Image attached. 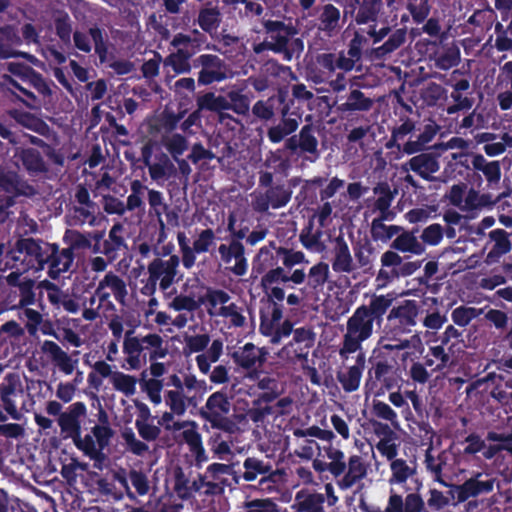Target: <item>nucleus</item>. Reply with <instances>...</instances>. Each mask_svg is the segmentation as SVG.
<instances>
[{"mask_svg":"<svg viewBox=\"0 0 512 512\" xmlns=\"http://www.w3.org/2000/svg\"><path fill=\"white\" fill-rule=\"evenodd\" d=\"M417 315L416 303L408 300L390 311L388 322L393 329L404 333L410 331V328L416 324Z\"/></svg>","mask_w":512,"mask_h":512,"instance_id":"39448f33","label":"nucleus"},{"mask_svg":"<svg viewBox=\"0 0 512 512\" xmlns=\"http://www.w3.org/2000/svg\"><path fill=\"white\" fill-rule=\"evenodd\" d=\"M91 40L94 42L95 51L102 57L104 48L102 45V35L98 29H91L87 34L80 32L74 34L76 47L84 52L91 50Z\"/></svg>","mask_w":512,"mask_h":512,"instance_id":"dca6fc26","label":"nucleus"},{"mask_svg":"<svg viewBox=\"0 0 512 512\" xmlns=\"http://www.w3.org/2000/svg\"><path fill=\"white\" fill-rule=\"evenodd\" d=\"M181 424L184 426L182 427V434L184 440L189 444L191 449L197 454L198 460H205L204 457V449L201 446V439L200 435L196 431V425L194 422L191 421H181Z\"/></svg>","mask_w":512,"mask_h":512,"instance_id":"b1692460","label":"nucleus"},{"mask_svg":"<svg viewBox=\"0 0 512 512\" xmlns=\"http://www.w3.org/2000/svg\"><path fill=\"white\" fill-rule=\"evenodd\" d=\"M111 383L114 388L126 395H132L136 390V379L122 372H114L111 375Z\"/></svg>","mask_w":512,"mask_h":512,"instance_id":"2f4dec72","label":"nucleus"},{"mask_svg":"<svg viewBox=\"0 0 512 512\" xmlns=\"http://www.w3.org/2000/svg\"><path fill=\"white\" fill-rule=\"evenodd\" d=\"M200 303L193 297L180 295L175 297L170 303V307L175 311L187 310L193 311L199 307Z\"/></svg>","mask_w":512,"mask_h":512,"instance_id":"6e6d98bb","label":"nucleus"},{"mask_svg":"<svg viewBox=\"0 0 512 512\" xmlns=\"http://www.w3.org/2000/svg\"><path fill=\"white\" fill-rule=\"evenodd\" d=\"M360 39L358 35L352 40V46L349 50V55L351 57H345L343 55L339 56L336 62V67L345 71H349L354 67V59L359 58V49Z\"/></svg>","mask_w":512,"mask_h":512,"instance_id":"58836bf2","label":"nucleus"},{"mask_svg":"<svg viewBox=\"0 0 512 512\" xmlns=\"http://www.w3.org/2000/svg\"><path fill=\"white\" fill-rule=\"evenodd\" d=\"M323 498L320 495L297 494L295 507L298 512H322Z\"/></svg>","mask_w":512,"mask_h":512,"instance_id":"a878e982","label":"nucleus"},{"mask_svg":"<svg viewBox=\"0 0 512 512\" xmlns=\"http://www.w3.org/2000/svg\"><path fill=\"white\" fill-rule=\"evenodd\" d=\"M165 146L176 161H178V157L187 149L186 140L180 135H173L167 138Z\"/></svg>","mask_w":512,"mask_h":512,"instance_id":"8fccbe9b","label":"nucleus"},{"mask_svg":"<svg viewBox=\"0 0 512 512\" xmlns=\"http://www.w3.org/2000/svg\"><path fill=\"white\" fill-rule=\"evenodd\" d=\"M0 187L11 193H25L24 185L20 183L16 173L2 167L0 168Z\"/></svg>","mask_w":512,"mask_h":512,"instance_id":"7c9ffc66","label":"nucleus"},{"mask_svg":"<svg viewBox=\"0 0 512 512\" xmlns=\"http://www.w3.org/2000/svg\"><path fill=\"white\" fill-rule=\"evenodd\" d=\"M179 265L177 256H171L167 260L155 259L148 266L149 289L155 290L156 283L159 281L160 287L166 290L174 281L176 269Z\"/></svg>","mask_w":512,"mask_h":512,"instance_id":"f03ea898","label":"nucleus"},{"mask_svg":"<svg viewBox=\"0 0 512 512\" xmlns=\"http://www.w3.org/2000/svg\"><path fill=\"white\" fill-rule=\"evenodd\" d=\"M297 438L315 437L324 441H332L334 433L330 430L321 429L318 426H311L307 429H297L294 431Z\"/></svg>","mask_w":512,"mask_h":512,"instance_id":"37998d69","label":"nucleus"},{"mask_svg":"<svg viewBox=\"0 0 512 512\" xmlns=\"http://www.w3.org/2000/svg\"><path fill=\"white\" fill-rule=\"evenodd\" d=\"M223 351V343L220 340H214L207 351L196 357L199 370L203 374H207L210 370L211 363L218 361Z\"/></svg>","mask_w":512,"mask_h":512,"instance_id":"412c9836","label":"nucleus"},{"mask_svg":"<svg viewBox=\"0 0 512 512\" xmlns=\"http://www.w3.org/2000/svg\"><path fill=\"white\" fill-rule=\"evenodd\" d=\"M192 53L193 52L179 49L166 59L165 64L170 66L176 74L186 73L190 70L188 59Z\"/></svg>","mask_w":512,"mask_h":512,"instance_id":"c756f323","label":"nucleus"},{"mask_svg":"<svg viewBox=\"0 0 512 512\" xmlns=\"http://www.w3.org/2000/svg\"><path fill=\"white\" fill-rule=\"evenodd\" d=\"M422 240L428 245H437L443 238L442 227L439 224H432L424 229Z\"/></svg>","mask_w":512,"mask_h":512,"instance_id":"4d7b16f0","label":"nucleus"},{"mask_svg":"<svg viewBox=\"0 0 512 512\" xmlns=\"http://www.w3.org/2000/svg\"><path fill=\"white\" fill-rule=\"evenodd\" d=\"M96 293L101 300L107 299L110 295L121 299L126 294V287L118 276L109 273L99 283Z\"/></svg>","mask_w":512,"mask_h":512,"instance_id":"2eb2a0df","label":"nucleus"},{"mask_svg":"<svg viewBox=\"0 0 512 512\" xmlns=\"http://www.w3.org/2000/svg\"><path fill=\"white\" fill-rule=\"evenodd\" d=\"M280 281L287 282L288 281V276L284 272L283 268L277 267V268L272 269L269 272H267L263 276L261 283H262L263 288L266 291H268V289L272 285H274L275 283H278Z\"/></svg>","mask_w":512,"mask_h":512,"instance_id":"603ef678","label":"nucleus"},{"mask_svg":"<svg viewBox=\"0 0 512 512\" xmlns=\"http://www.w3.org/2000/svg\"><path fill=\"white\" fill-rule=\"evenodd\" d=\"M340 12L333 5H326L321 14V25L324 30L332 31L338 26Z\"/></svg>","mask_w":512,"mask_h":512,"instance_id":"a19ab883","label":"nucleus"},{"mask_svg":"<svg viewBox=\"0 0 512 512\" xmlns=\"http://www.w3.org/2000/svg\"><path fill=\"white\" fill-rule=\"evenodd\" d=\"M391 477L389 483L404 484L415 475V468L409 466L403 459H394L390 464Z\"/></svg>","mask_w":512,"mask_h":512,"instance_id":"4be33fe9","label":"nucleus"},{"mask_svg":"<svg viewBox=\"0 0 512 512\" xmlns=\"http://www.w3.org/2000/svg\"><path fill=\"white\" fill-rule=\"evenodd\" d=\"M313 344V334L310 330H306L303 328L296 329L293 334V339L289 345H287L283 349V353L286 355L290 354V349L294 347V345H300V349L295 350L296 357L306 356L308 354L309 348Z\"/></svg>","mask_w":512,"mask_h":512,"instance_id":"a211bd4d","label":"nucleus"},{"mask_svg":"<svg viewBox=\"0 0 512 512\" xmlns=\"http://www.w3.org/2000/svg\"><path fill=\"white\" fill-rule=\"evenodd\" d=\"M21 159L25 168L29 171H41L44 168L43 161L39 153L34 149H25L22 151Z\"/></svg>","mask_w":512,"mask_h":512,"instance_id":"79ce46f5","label":"nucleus"},{"mask_svg":"<svg viewBox=\"0 0 512 512\" xmlns=\"http://www.w3.org/2000/svg\"><path fill=\"white\" fill-rule=\"evenodd\" d=\"M265 27L269 32L278 31L276 41L274 43L267 42V48L275 52L284 53L286 60H290L294 53H300L303 50V43L300 39L289 41L286 33L280 32V28L282 27L280 22L268 21L266 22Z\"/></svg>","mask_w":512,"mask_h":512,"instance_id":"0eeeda50","label":"nucleus"},{"mask_svg":"<svg viewBox=\"0 0 512 512\" xmlns=\"http://www.w3.org/2000/svg\"><path fill=\"white\" fill-rule=\"evenodd\" d=\"M424 508L422 498L414 493L406 496L404 502V512H421Z\"/></svg>","mask_w":512,"mask_h":512,"instance_id":"774afa93","label":"nucleus"},{"mask_svg":"<svg viewBox=\"0 0 512 512\" xmlns=\"http://www.w3.org/2000/svg\"><path fill=\"white\" fill-rule=\"evenodd\" d=\"M199 105L202 109L212 111H221L229 107V103L224 97L216 96L211 93L203 96L199 101Z\"/></svg>","mask_w":512,"mask_h":512,"instance_id":"ea45409f","label":"nucleus"},{"mask_svg":"<svg viewBox=\"0 0 512 512\" xmlns=\"http://www.w3.org/2000/svg\"><path fill=\"white\" fill-rule=\"evenodd\" d=\"M165 402L172 413L176 415H183L186 411L185 398L183 393L179 390L168 391L166 394Z\"/></svg>","mask_w":512,"mask_h":512,"instance_id":"c9c22d12","label":"nucleus"},{"mask_svg":"<svg viewBox=\"0 0 512 512\" xmlns=\"http://www.w3.org/2000/svg\"><path fill=\"white\" fill-rule=\"evenodd\" d=\"M235 363L247 372V376L255 378L266 360V353L251 343L245 344L233 353Z\"/></svg>","mask_w":512,"mask_h":512,"instance_id":"7ed1b4c3","label":"nucleus"},{"mask_svg":"<svg viewBox=\"0 0 512 512\" xmlns=\"http://www.w3.org/2000/svg\"><path fill=\"white\" fill-rule=\"evenodd\" d=\"M245 468V472L243 474V478L246 481H253L255 480L259 475L265 474L267 472V469L262 461L256 458H247L244 461L243 464Z\"/></svg>","mask_w":512,"mask_h":512,"instance_id":"e433bc0d","label":"nucleus"},{"mask_svg":"<svg viewBox=\"0 0 512 512\" xmlns=\"http://www.w3.org/2000/svg\"><path fill=\"white\" fill-rule=\"evenodd\" d=\"M479 315V311L474 307H458L452 312V320L459 326H466L469 322Z\"/></svg>","mask_w":512,"mask_h":512,"instance_id":"a18cd8bd","label":"nucleus"},{"mask_svg":"<svg viewBox=\"0 0 512 512\" xmlns=\"http://www.w3.org/2000/svg\"><path fill=\"white\" fill-rule=\"evenodd\" d=\"M198 22L203 30L211 33L219 26L220 13L216 8H204L199 13Z\"/></svg>","mask_w":512,"mask_h":512,"instance_id":"473e14b6","label":"nucleus"},{"mask_svg":"<svg viewBox=\"0 0 512 512\" xmlns=\"http://www.w3.org/2000/svg\"><path fill=\"white\" fill-rule=\"evenodd\" d=\"M351 268L352 257L348 246L342 240L337 239L333 269L336 271L348 272Z\"/></svg>","mask_w":512,"mask_h":512,"instance_id":"393cba45","label":"nucleus"},{"mask_svg":"<svg viewBox=\"0 0 512 512\" xmlns=\"http://www.w3.org/2000/svg\"><path fill=\"white\" fill-rule=\"evenodd\" d=\"M405 40V34L402 31L394 33L381 47L376 49L379 55L390 53L397 49Z\"/></svg>","mask_w":512,"mask_h":512,"instance_id":"bf43d9fd","label":"nucleus"},{"mask_svg":"<svg viewBox=\"0 0 512 512\" xmlns=\"http://www.w3.org/2000/svg\"><path fill=\"white\" fill-rule=\"evenodd\" d=\"M377 450L388 460H394L397 456V445L391 439H381L377 443Z\"/></svg>","mask_w":512,"mask_h":512,"instance_id":"69168bd1","label":"nucleus"},{"mask_svg":"<svg viewBox=\"0 0 512 512\" xmlns=\"http://www.w3.org/2000/svg\"><path fill=\"white\" fill-rule=\"evenodd\" d=\"M393 248L401 252H409L420 255L424 252L425 247L418 241L414 233H403L399 235L392 244Z\"/></svg>","mask_w":512,"mask_h":512,"instance_id":"5701e85b","label":"nucleus"},{"mask_svg":"<svg viewBox=\"0 0 512 512\" xmlns=\"http://www.w3.org/2000/svg\"><path fill=\"white\" fill-rule=\"evenodd\" d=\"M143 351H147L151 359L163 358L167 354V348L163 346L161 337L156 334L143 337Z\"/></svg>","mask_w":512,"mask_h":512,"instance_id":"c85d7f7f","label":"nucleus"},{"mask_svg":"<svg viewBox=\"0 0 512 512\" xmlns=\"http://www.w3.org/2000/svg\"><path fill=\"white\" fill-rule=\"evenodd\" d=\"M9 69L11 72L15 73V74H24L29 82L34 86V88L42 95H46L50 92V89L48 87V85L44 82V80L34 74V73H30L29 71H20V67L15 64V63H10L9 64Z\"/></svg>","mask_w":512,"mask_h":512,"instance_id":"4c0bfd02","label":"nucleus"},{"mask_svg":"<svg viewBox=\"0 0 512 512\" xmlns=\"http://www.w3.org/2000/svg\"><path fill=\"white\" fill-rule=\"evenodd\" d=\"M136 428L142 438L151 441L159 436L160 430L158 427L149 424L147 421L136 420Z\"/></svg>","mask_w":512,"mask_h":512,"instance_id":"e2e57ef3","label":"nucleus"},{"mask_svg":"<svg viewBox=\"0 0 512 512\" xmlns=\"http://www.w3.org/2000/svg\"><path fill=\"white\" fill-rule=\"evenodd\" d=\"M368 471V464L359 456L352 455L348 460L347 471L344 476L338 481V486L341 489H349L358 481L366 477Z\"/></svg>","mask_w":512,"mask_h":512,"instance_id":"f8f14e48","label":"nucleus"},{"mask_svg":"<svg viewBox=\"0 0 512 512\" xmlns=\"http://www.w3.org/2000/svg\"><path fill=\"white\" fill-rule=\"evenodd\" d=\"M373 411L375 415L384 420L395 423L397 421V414L395 411L386 403L377 401L373 404Z\"/></svg>","mask_w":512,"mask_h":512,"instance_id":"680f3d73","label":"nucleus"},{"mask_svg":"<svg viewBox=\"0 0 512 512\" xmlns=\"http://www.w3.org/2000/svg\"><path fill=\"white\" fill-rule=\"evenodd\" d=\"M113 435L109 424H99L92 429V436L86 435L76 440V446L86 455L95 457L108 444Z\"/></svg>","mask_w":512,"mask_h":512,"instance_id":"20e7f679","label":"nucleus"},{"mask_svg":"<svg viewBox=\"0 0 512 512\" xmlns=\"http://www.w3.org/2000/svg\"><path fill=\"white\" fill-rule=\"evenodd\" d=\"M371 102L363 96L360 91L354 90L349 95L344 104L347 110H366L370 107Z\"/></svg>","mask_w":512,"mask_h":512,"instance_id":"3c124183","label":"nucleus"},{"mask_svg":"<svg viewBox=\"0 0 512 512\" xmlns=\"http://www.w3.org/2000/svg\"><path fill=\"white\" fill-rule=\"evenodd\" d=\"M221 260L227 265L235 275L242 276L247 271V262L244 257L243 245L237 241L230 245L222 244L219 246Z\"/></svg>","mask_w":512,"mask_h":512,"instance_id":"1a4fd4ad","label":"nucleus"},{"mask_svg":"<svg viewBox=\"0 0 512 512\" xmlns=\"http://www.w3.org/2000/svg\"><path fill=\"white\" fill-rule=\"evenodd\" d=\"M363 368L364 356L360 354L357 358V364L349 367L346 372L339 375V380L346 391H355L359 387Z\"/></svg>","mask_w":512,"mask_h":512,"instance_id":"f3484780","label":"nucleus"},{"mask_svg":"<svg viewBox=\"0 0 512 512\" xmlns=\"http://www.w3.org/2000/svg\"><path fill=\"white\" fill-rule=\"evenodd\" d=\"M248 512H276V505L268 499L247 503Z\"/></svg>","mask_w":512,"mask_h":512,"instance_id":"338daca9","label":"nucleus"},{"mask_svg":"<svg viewBox=\"0 0 512 512\" xmlns=\"http://www.w3.org/2000/svg\"><path fill=\"white\" fill-rule=\"evenodd\" d=\"M122 437L125 440L129 450L134 454L141 455L148 449L146 444L136 438L134 432L131 429L124 430L122 432Z\"/></svg>","mask_w":512,"mask_h":512,"instance_id":"5fc2aeb1","label":"nucleus"},{"mask_svg":"<svg viewBox=\"0 0 512 512\" xmlns=\"http://www.w3.org/2000/svg\"><path fill=\"white\" fill-rule=\"evenodd\" d=\"M42 349L52 358L53 362L63 373L69 375L75 370L78 360L70 357L56 343L45 341Z\"/></svg>","mask_w":512,"mask_h":512,"instance_id":"ddd939ff","label":"nucleus"},{"mask_svg":"<svg viewBox=\"0 0 512 512\" xmlns=\"http://www.w3.org/2000/svg\"><path fill=\"white\" fill-rule=\"evenodd\" d=\"M174 171V165L166 155H162L159 162L149 165V172L153 179L169 177Z\"/></svg>","mask_w":512,"mask_h":512,"instance_id":"f704fd0d","label":"nucleus"},{"mask_svg":"<svg viewBox=\"0 0 512 512\" xmlns=\"http://www.w3.org/2000/svg\"><path fill=\"white\" fill-rule=\"evenodd\" d=\"M215 235L211 229L203 230L195 239L193 243V250L196 253H204L209 251L210 247L214 245Z\"/></svg>","mask_w":512,"mask_h":512,"instance_id":"de8ad7c7","label":"nucleus"},{"mask_svg":"<svg viewBox=\"0 0 512 512\" xmlns=\"http://www.w3.org/2000/svg\"><path fill=\"white\" fill-rule=\"evenodd\" d=\"M209 343L208 335H196L186 339V349L189 353H196L204 350Z\"/></svg>","mask_w":512,"mask_h":512,"instance_id":"0e129e2a","label":"nucleus"},{"mask_svg":"<svg viewBox=\"0 0 512 512\" xmlns=\"http://www.w3.org/2000/svg\"><path fill=\"white\" fill-rule=\"evenodd\" d=\"M302 439V442L299 443L295 450V454L300 458L307 460L313 458L315 451L319 449L318 443L314 440Z\"/></svg>","mask_w":512,"mask_h":512,"instance_id":"052dcab7","label":"nucleus"},{"mask_svg":"<svg viewBox=\"0 0 512 512\" xmlns=\"http://www.w3.org/2000/svg\"><path fill=\"white\" fill-rule=\"evenodd\" d=\"M490 238L494 242V245L487 255V261L489 263L495 261L499 256L506 254L511 249L510 241L504 230L496 229L491 231Z\"/></svg>","mask_w":512,"mask_h":512,"instance_id":"aec40b11","label":"nucleus"},{"mask_svg":"<svg viewBox=\"0 0 512 512\" xmlns=\"http://www.w3.org/2000/svg\"><path fill=\"white\" fill-rule=\"evenodd\" d=\"M375 317L368 307H358L347 321V329L343 338V346L339 351L343 359L361 349V343L373 334Z\"/></svg>","mask_w":512,"mask_h":512,"instance_id":"f257e3e1","label":"nucleus"},{"mask_svg":"<svg viewBox=\"0 0 512 512\" xmlns=\"http://www.w3.org/2000/svg\"><path fill=\"white\" fill-rule=\"evenodd\" d=\"M277 256L281 259L283 265L292 268L305 261V255L301 251H294L286 248H279Z\"/></svg>","mask_w":512,"mask_h":512,"instance_id":"c03bdc74","label":"nucleus"},{"mask_svg":"<svg viewBox=\"0 0 512 512\" xmlns=\"http://www.w3.org/2000/svg\"><path fill=\"white\" fill-rule=\"evenodd\" d=\"M464 448L462 453H459V455L456 458V462L460 464L463 460L465 455H473L480 451H482L485 448V441L477 434H470L468 435L464 442Z\"/></svg>","mask_w":512,"mask_h":512,"instance_id":"72a5a7b5","label":"nucleus"},{"mask_svg":"<svg viewBox=\"0 0 512 512\" xmlns=\"http://www.w3.org/2000/svg\"><path fill=\"white\" fill-rule=\"evenodd\" d=\"M325 452L329 459V472L335 477L342 475L346 468L344 453L333 446H328Z\"/></svg>","mask_w":512,"mask_h":512,"instance_id":"cd10ccee","label":"nucleus"},{"mask_svg":"<svg viewBox=\"0 0 512 512\" xmlns=\"http://www.w3.org/2000/svg\"><path fill=\"white\" fill-rule=\"evenodd\" d=\"M114 372H112L111 366L104 361H98L93 366V372L89 374L88 379L92 384H100L101 379H98L99 375L102 378L110 377Z\"/></svg>","mask_w":512,"mask_h":512,"instance_id":"13d9d810","label":"nucleus"},{"mask_svg":"<svg viewBox=\"0 0 512 512\" xmlns=\"http://www.w3.org/2000/svg\"><path fill=\"white\" fill-rule=\"evenodd\" d=\"M410 168L424 178H429L439 170L437 160L428 154H421L410 160Z\"/></svg>","mask_w":512,"mask_h":512,"instance_id":"6ab92c4d","label":"nucleus"},{"mask_svg":"<svg viewBox=\"0 0 512 512\" xmlns=\"http://www.w3.org/2000/svg\"><path fill=\"white\" fill-rule=\"evenodd\" d=\"M145 391L148 394V397L152 403L158 405L162 401L161 391H162V382L157 379H148L143 384Z\"/></svg>","mask_w":512,"mask_h":512,"instance_id":"864d4df0","label":"nucleus"},{"mask_svg":"<svg viewBox=\"0 0 512 512\" xmlns=\"http://www.w3.org/2000/svg\"><path fill=\"white\" fill-rule=\"evenodd\" d=\"M394 298L388 295L376 296L372 299L370 303V310L373 313V316L376 318H381V316L386 312V310L392 305Z\"/></svg>","mask_w":512,"mask_h":512,"instance_id":"49530a36","label":"nucleus"},{"mask_svg":"<svg viewBox=\"0 0 512 512\" xmlns=\"http://www.w3.org/2000/svg\"><path fill=\"white\" fill-rule=\"evenodd\" d=\"M197 61L202 66L198 81L201 84H210L226 78V70L218 57L213 55H201Z\"/></svg>","mask_w":512,"mask_h":512,"instance_id":"9b49d317","label":"nucleus"},{"mask_svg":"<svg viewBox=\"0 0 512 512\" xmlns=\"http://www.w3.org/2000/svg\"><path fill=\"white\" fill-rule=\"evenodd\" d=\"M201 303L205 306L209 315L221 317L231 301L227 293L220 290H211L202 298Z\"/></svg>","mask_w":512,"mask_h":512,"instance_id":"4468645a","label":"nucleus"},{"mask_svg":"<svg viewBox=\"0 0 512 512\" xmlns=\"http://www.w3.org/2000/svg\"><path fill=\"white\" fill-rule=\"evenodd\" d=\"M58 424L61 428V432L66 438H73L76 440L82 439L80 437V423L79 420L75 419L74 416L69 415L67 412L59 415Z\"/></svg>","mask_w":512,"mask_h":512,"instance_id":"bb28decb","label":"nucleus"},{"mask_svg":"<svg viewBox=\"0 0 512 512\" xmlns=\"http://www.w3.org/2000/svg\"><path fill=\"white\" fill-rule=\"evenodd\" d=\"M42 256L47 260L51 256V264L49 275L56 279L63 272H66L73 261V253L71 249H62L59 251L56 247L49 244H43Z\"/></svg>","mask_w":512,"mask_h":512,"instance_id":"9d476101","label":"nucleus"},{"mask_svg":"<svg viewBox=\"0 0 512 512\" xmlns=\"http://www.w3.org/2000/svg\"><path fill=\"white\" fill-rule=\"evenodd\" d=\"M230 411V403L222 392L210 395L203 407V416L214 426H222Z\"/></svg>","mask_w":512,"mask_h":512,"instance_id":"423d86ee","label":"nucleus"},{"mask_svg":"<svg viewBox=\"0 0 512 512\" xmlns=\"http://www.w3.org/2000/svg\"><path fill=\"white\" fill-rule=\"evenodd\" d=\"M329 274V267L325 263H318L313 266L309 271L310 284L313 287L323 285Z\"/></svg>","mask_w":512,"mask_h":512,"instance_id":"09e8293b","label":"nucleus"},{"mask_svg":"<svg viewBox=\"0 0 512 512\" xmlns=\"http://www.w3.org/2000/svg\"><path fill=\"white\" fill-rule=\"evenodd\" d=\"M481 473H477L475 477L468 479L462 485H454L451 487L450 494L458 502H464L471 497H476L482 493H489L493 490L494 481H480Z\"/></svg>","mask_w":512,"mask_h":512,"instance_id":"6e6552de","label":"nucleus"}]
</instances>
